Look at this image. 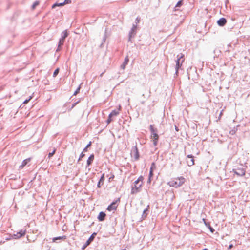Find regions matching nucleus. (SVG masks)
<instances>
[{"instance_id": "c756f323", "label": "nucleus", "mask_w": 250, "mask_h": 250, "mask_svg": "<svg viewBox=\"0 0 250 250\" xmlns=\"http://www.w3.org/2000/svg\"><path fill=\"white\" fill-rule=\"evenodd\" d=\"M32 97L30 96L28 100H26L23 102V104H26L28 103V102L32 99Z\"/></svg>"}, {"instance_id": "4468645a", "label": "nucleus", "mask_w": 250, "mask_h": 250, "mask_svg": "<svg viewBox=\"0 0 250 250\" xmlns=\"http://www.w3.org/2000/svg\"><path fill=\"white\" fill-rule=\"evenodd\" d=\"M121 110V106H119L118 110H113L110 114L109 115H110V117H113L117 116L119 114V111Z\"/></svg>"}, {"instance_id": "ea45409f", "label": "nucleus", "mask_w": 250, "mask_h": 250, "mask_svg": "<svg viewBox=\"0 0 250 250\" xmlns=\"http://www.w3.org/2000/svg\"><path fill=\"white\" fill-rule=\"evenodd\" d=\"M11 238L6 239L7 240H10Z\"/></svg>"}, {"instance_id": "f03ea898", "label": "nucleus", "mask_w": 250, "mask_h": 250, "mask_svg": "<svg viewBox=\"0 0 250 250\" xmlns=\"http://www.w3.org/2000/svg\"><path fill=\"white\" fill-rule=\"evenodd\" d=\"M144 177L140 176L137 180H136L134 183V186L132 187L131 189V193L136 194L140 191L143 184Z\"/></svg>"}, {"instance_id": "1a4fd4ad", "label": "nucleus", "mask_w": 250, "mask_h": 250, "mask_svg": "<svg viewBox=\"0 0 250 250\" xmlns=\"http://www.w3.org/2000/svg\"><path fill=\"white\" fill-rule=\"evenodd\" d=\"M233 171L238 176H242L245 174V169L242 167L237 168L235 169H233Z\"/></svg>"}, {"instance_id": "7c9ffc66", "label": "nucleus", "mask_w": 250, "mask_h": 250, "mask_svg": "<svg viewBox=\"0 0 250 250\" xmlns=\"http://www.w3.org/2000/svg\"><path fill=\"white\" fill-rule=\"evenodd\" d=\"M84 155H85L84 154L82 153L80 155L79 160H80L82 158H83L84 156Z\"/></svg>"}, {"instance_id": "39448f33", "label": "nucleus", "mask_w": 250, "mask_h": 250, "mask_svg": "<svg viewBox=\"0 0 250 250\" xmlns=\"http://www.w3.org/2000/svg\"><path fill=\"white\" fill-rule=\"evenodd\" d=\"M120 202V199H118L115 201L113 202L107 208V210L109 211H114L116 210L118 206V203Z\"/></svg>"}, {"instance_id": "c9c22d12", "label": "nucleus", "mask_w": 250, "mask_h": 250, "mask_svg": "<svg viewBox=\"0 0 250 250\" xmlns=\"http://www.w3.org/2000/svg\"><path fill=\"white\" fill-rule=\"evenodd\" d=\"M233 247V245L232 244H231L229 246V249H231Z\"/></svg>"}, {"instance_id": "aec40b11", "label": "nucleus", "mask_w": 250, "mask_h": 250, "mask_svg": "<svg viewBox=\"0 0 250 250\" xmlns=\"http://www.w3.org/2000/svg\"><path fill=\"white\" fill-rule=\"evenodd\" d=\"M63 5H64V4L63 3H56L52 5V8H54L56 6H62Z\"/></svg>"}, {"instance_id": "9b49d317", "label": "nucleus", "mask_w": 250, "mask_h": 250, "mask_svg": "<svg viewBox=\"0 0 250 250\" xmlns=\"http://www.w3.org/2000/svg\"><path fill=\"white\" fill-rule=\"evenodd\" d=\"M104 181V174L103 173L97 185L98 188H100L101 186L103 185Z\"/></svg>"}, {"instance_id": "cd10ccee", "label": "nucleus", "mask_w": 250, "mask_h": 250, "mask_svg": "<svg viewBox=\"0 0 250 250\" xmlns=\"http://www.w3.org/2000/svg\"><path fill=\"white\" fill-rule=\"evenodd\" d=\"M182 2H183L182 0H180V1H178L177 2L176 6V7H180V6H181L182 5Z\"/></svg>"}, {"instance_id": "f8f14e48", "label": "nucleus", "mask_w": 250, "mask_h": 250, "mask_svg": "<svg viewBox=\"0 0 250 250\" xmlns=\"http://www.w3.org/2000/svg\"><path fill=\"white\" fill-rule=\"evenodd\" d=\"M227 23V20L225 18H222L221 19H220L218 21H217V23L219 25V26H224V25L226 24V23Z\"/></svg>"}, {"instance_id": "ddd939ff", "label": "nucleus", "mask_w": 250, "mask_h": 250, "mask_svg": "<svg viewBox=\"0 0 250 250\" xmlns=\"http://www.w3.org/2000/svg\"><path fill=\"white\" fill-rule=\"evenodd\" d=\"M106 216V214L104 212H100L98 216V219L100 221H103L105 219V217Z\"/></svg>"}, {"instance_id": "7ed1b4c3", "label": "nucleus", "mask_w": 250, "mask_h": 250, "mask_svg": "<svg viewBox=\"0 0 250 250\" xmlns=\"http://www.w3.org/2000/svg\"><path fill=\"white\" fill-rule=\"evenodd\" d=\"M150 130L151 131L150 139L153 142L154 146H156L158 144L159 136L157 133V129L154 128L153 125H150Z\"/></svg>"}, {"instance_id": "a878e982", "label": "nucleus", "mask_w": 250, "mask_h": 250, "mask_svg": "<svg viewBox=\"0 0 250 250\" xmlns=\"http://www.w3.org/2000/svg\"><path fill=\"white\" fill-rule=\"evenodd\" d=\"M59 71V68L56 69L55 70V71L54 72L53 77H56L57 76V75L58 74Z\"/></svg>"}, {"instance_id": "a211bd4d", "label": "nucleus", "mask_w": 250, "mask_h": 250, "mask_svg": "<svg viewBox=\"0 0 250 250\" xmlns=\"http://www.w3.org/2000/svg\"><path fill=\"white\" fill-rule=\"evenodd\" d=\"M65 239H66V236L64 235L62 236H59V237H54L53 238L52 241L53 242H55L57 240H65Z\"/></svg>"}, {"instance_id": "412c9836", "label": "nucleus", "mask_w": 250, "mask_h": 250, "mask_svg": "<svg viewBox=\"0 0 250 250\" xmlns=\"http://www.w3.org/2000/svg\"><path fill=\"white\" fill-rule=\"evenodd\" d=\"M63 39H62V42H63L64 41V39L67 37L68 36V33H67V32L65 30L63 32ZM62 41V40H60V42Z\"/></svg>"}, {"instance_id": "b1692460", "label": "nucleus", "mask_w": 250, "mask_h": 250, "mask_svg": "<svg viewBox=\"0 0 250 250\" xmlns=\"http://www.w3.org/2000/svg\"><path fill=\"white\" fill-rule=\"evenodd\" d=\"M56 152V149H54L53 151L52 152H50L49 154H48V157L49 158H50L52 156H53V155L54 154V153H55Z\"/></svg>"}, {"instance_id": "20e7f679", "label": "nucleus", "mask_w": 250, "mask_h": 250, "mask_svg": "<svg viewBox=\"0 0 250 250\" xmlns=\"http://www.w3.org/2000/svg\"><path fill=\"white\" fill-rule=\"evenodd\" d=\"M178 59L176 61V73L178 72V69L179 68L181 67V66L182 65L183 62H184L185 60L184 58V55L183 54H180V55H178L177 56Z\"/></svg>"}, {"instance_id": "4c0bfd02", "label": "nucleus", "mask_w": 250, "mask_h": 250, "mask_svg": "<svg viewBox=\"0 0 250 250\" xmlns=\"http://www.w3.org/2000/svg\"><path fill=\"white\" fill-rule=\"evenodd\" d=\"M210 230H211V231L212 232H213V229H210Z\"/></svg>"}, {"instance_id": "f704fd0d", "label": "nucleus", "mask_w": 250, "mask_h": 250, "mask_svg": "<svg viewBox=\"0 0 250 250\" xmlns=\"http://www.w3.org/2000/svg\"><path fill=\"white\" fill-rule=\"evenodd\" d=\"M136 21H137V22H139L140 21V18L137 17V18L136 19Z\"/></svg>"}, {"instance_id": "f257e3e1", "label": "nucleus", "mask_w": 250, "mask_h": 250, "mask_svg": "<svg viewBox=\"0 0 250 250\" xmlns=\"http://www.w3.org/2000/svg\"><path fill=\"white\" fill-rule=\"evenodd\" d=\"M186 179L183 176L175 177L171 179L167 183V184L175 188H179L182 186L185 182Z\"/></svg>"}, {"instance_id": "72a5a7b5", "label": "nucleus", "mask_w": 250, "mask_h": 250, "mask_svg": "<svg viewBox=\"0 0 250 250\" xmlns=\"http://www.w3.org/2000/svg\"><path fill=\"white\" fill-rule=\"evenodd\" d=\"M114 177V175H113L112 176L110 177L109 178L108 181H109V182H110L112 180H113V179Z\"/></svg>"}, {"instance_id": "9d476101", "label": "nucleus", "mask_w": 250, "mask_h": 250, "mask_svg": "<svg viewBox=\"0 0 250 250\" xmlns=\"http://www.w3.org/2000/svg\"><path fill=\"white\" fill-rule=\"evenodd\" d=\"M96 235V233H93L90 237L89 238V239L87 240V241L86 242V244L84 246V248L87 247L88 245H89L91 242L93 240V239L95 238V235Z\"/></svg>"}, {"instance_id": "e433bc0d", "label": "nucleus", "mask_w": 250, "mask_h": 250, "mask_svg": "<svg viewBox=\"0 0 250 250\" xmlns=\"http://www.w3.org/2000/svg\"><path fill=\"white\" fill-rule=\"evenodd\" d=\"M151 177H149V178L148 179V182H149V183L151 182Z\"/></svg>"}, {"instance_id": "393cba45", "label": "nucleus", "mask_w": 250, "mask_h": 250, "mask_svg": "<svg viewBox=\"0 0 250 250\" xmlns=\"http://www.w3.org/2000/svg\"><path fill=\"white\" fill-rule=\"evenodd\" d=\"M39 2L38 1H36V2H35L33 3V5H32V8H33V9H34L35 8V7H36L37 5H39Z\"/></svg>"}, {"instance_id": "f3484780", "label": "nucleus", "mask_w": 250, "mask_h": 250, "mask_svg": "<svg viewBox=\"0 0 250 250\" xmlns=\"http://www.w3.org/2000/svg\"><path fill=\"white\" fill-rule=\"evenodd\" d=\"M129 62V58H128V56H126L125 59V60H124V62H123V63L122 64V65H121V67L122 68L124 69H125V67L126 65H127V64Z\"/></svg>"}, {"instance_id": "473e14b6", "label": "nucleus", "mask_w": 250, "mask_h": 250, "mask_svg": "<svg viewBox=\"0 0 250 250\" xmlns=\"http://www.w3.org/2000/svg\"><path fill=\"white\" fill-rule=\"evenodd\" d=\"M80 88H78V89L75 92L74 95H76L77 93L79 92Z\"/></svg>"}, {"instance_id": "58836bf2", "label": "nucleus", "mask_w": 250, "mask_h": 250, "mask_svg": "<svg viewBox=\"0 0 250 250\" xmlns=\"http://www.w3.org/2000/svg\"><path fill=\"white\" fill-rule=\"evenodd\" d=\"M203 250H208V249L205 248V249H204Z\"/></svg>"}, {"instance_id": "0eeeda50", "label": "nucleus", "mask_w": 250, "mask_h": 250, "mask_svg": "<svg viewBox=\"0 0 250 250\" xmlns=\"http://www.w3.org/2000/svg\"><path fill=\"white\" fill-rule=\"evenodd\" d=\"M186 162L188 165L191 167L194 165V157L192 155H188L186 158Z\"/></svg>"}, {"instance_id": "2f4dec72", "label": "nucleus", "mask_w": 250, "mask_h": 250, "mask_svg": "<svg viewBox=\"0 0 250 250\" xmlns=\"http://www.w3.org/2000/svg\"><path fill=\"white\" fill-rule=\"evenodd\" d=\"M153 175V171H152V170H150V172H149V177H152Z\"/></svg>"}, {"instance_id": "6ab92c4d", "label": "nucleus", "mask_w": 250, "mask_h": 250, "mask_svg": "<svg viewBox=\"0 0 250 250\" xmlns=\"http://www.w3.org/2000/svg\"><path fill=\"white\" fill-rule=\"evenodd\" d=\"M148 208H149V206H148L147 208H146L144 210L143 213L142 214V217L143 219H145L146 217L147 214L146 213V212L148 211Z\"/></svg>"}, {"instance_id": "bb28decb", "label": "nucleus", "mask_w": 250, "mask_h": 250, "mask_svg": "<svg viewBox=\"0 0 250 250\" xmlns=\"http://www.w3.org/2000/svg\"><path fill=\"white\" fill-rule=\"evenodd\" d=\"M71 3V0H65L63 2L64 5L67 4Z\"/></svg>"}, {"instance_id": "423d86ee", "label": "nucleus", "mask_w": 250, "mask_h": 250, "mask_svg": "<svg viewBox=\"0 0 250 250\" xmlns=\"http://www.w3.org/2000/svg\"><path fill=\"white\" fill-rule=\"evenodd\" d=\"M131 155L134 158L135 160H137L139 158V153L137 146H135L131 150Z\"/></svg>"}, {"instance_id": "c85d7f7f", "label": "nucleus", "mask_w": 250, "mask_h": 250, "mask_svg": "<svg viewBox=\"0 0 250 250\" xmlns=\"http://www.w3.org/2000/svg\"><path fill=\"white\" fill-rule=\"evenodd\" d=\"M112 121V117H110V115H109L108 119L107 120V124H109Z\"/></svg>"}, {"instance_id": "6e6552de", "label": "nucleus", "mask_w": 250, "mask_h": 250, "mask_svg": "<svg viewBox=\"0 0 250 250\" xmlns=\"http://www.w3.org/2000/svg\"><path fill=\"white\" fill-rule=\"evenodd\" d=\"M25 233H26V230L22 229V230H21L16 234H14L13 235L11 236V237L14 239H18V238L21 237L22 236H24Z\"/></svg>"}, {"instance_id": "5701e85b", "label": "nucleus", "mask_w": 250, "mask_h": 250, "mask_svg": "<svg viewBox=\"0 0 250 250\" xmlns=\"http://www.w3.org/2000/svg\"><path fill=\"white\" fill-rule=\"evenodd\" d=\"M91 142H90L89 144L86 146V147L83 149V152H86L87 151V148L91 146Z\"/></svg>"}, {"instance_id": "2eb2a0df", "label": "nucleus", "mask_w": 250, "mask_h": 250, "mask_svg": "<svg viewBox=\"0 0 250 250\" xmlns=\"http://www.w3.org/2000/svg\"><path fill=\"white\" fill-rule=\"evenodd\" d=\"M31 158H27V159H26L24 160L22 162L21 165V166H20V167L21 168H23V167L25 166H26V165H27V164L31 161Z\"/></svg>"}, {"instance_id": "dca6fc26", "label": "nucleus", "mask_w": 250, "mask_h": 250, "mask_svg": "<svg viewBox=\"0 0 250 250\" xmlns=\"http://www.w3.org/2000/svg\"><path fill=\"white\" fill-rule=\"evenodd\" d=\"M94 159V156L93 154L91 155L88 158L87 161V166H89L91 164L92 162L93 161Z\"/></svg>"}, {"instance_id": "4be33fe9", "label": "nucleus", "mask_w": 250, "mask_h": 250, "mask_svg": "<svg viewBox=\"0 0 250 250\" xmlns=\"http://www.w3.org/2000/svg\"><path fill=\"white\" fill-rule=\"evenodd\" d=\"M156 168V167L155 164L154 163H152L151 164L150 170L153 171V170L154 169H155Z\"/></svg>"}]
</instances>
